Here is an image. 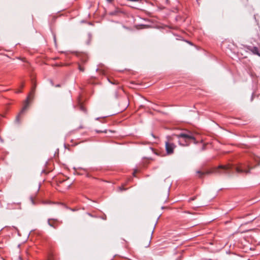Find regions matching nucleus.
<instances>
[{
	"instance_id": "ddd939ff",
	"label": "nucleus",
	"mask_w": 260,
	"mask_h": 260,
	"mask_svg": "<svg viewBox=\"0 0 260 260\" xmlns=\"http://www.w3.org/2000/svg\"><path fill=\"white\" fill-rule=\"evenodd\" d=\"M56 87H59L60 86V85L59 84H57L55 86Z\"/></svg>"
},
{
	"instance_id": "6e6552de",
	"label": "nucleus",
	"mask_w": 260,
	"mask_h": 260,
	"mask_svg": "<svg viewBox=\"0 0 260 260\" xmlns=\"http://www.w3.org/2000/svg\"><path fill=\"white\" fill-rule=\"evenodd\" d=\"M79 107H80V110H81V111H83V112H85V108H84V107H83V105H80L79 106Z\"/></svg>"
},
{
	"instance_id": "f03ea898",
	"label": "nucleus",
	"mask_w": 260,
	"mask_h": 260,
	"mask_svg": "<svg viewBox=\"0 0 260 260\" xmlns=\"http://www.w3.org/2000/svg\"><path fill=\"white\" fill-rule=\"evenodd\" d=\"M175 136L178 139L179 144L181 146H188L192 142L194 143H197L193 134L189 131L182 132Z\"/></svg>"
},
{
	"instance_id": "4468645a",
	"label": "nucleus",
	"mask_w": 260,
	"mask_h": 260,
	"mask_svg": "<svg viewBox=\"0 0 260 260\" xmlns=\"http://www.w3.org/2000/svg\"><path fill=\"white\" fill-rule=\"evenodd\" d=\"M17 93L21 92V91L18 90L17 91Z\"/></svg>"
},
{
	"instance_id": "7ed1b4c3",
	"label": "nucleus",
	"mask_w": 260,
	"mask_h": 260,
	"mask_svg": "<svg viewBox=\"0 0 260 260\" xmlns=\"http://www.w3.org/2000/svg\"><path fill=\"white\" fill-rule=\"evenodd\" d=\"M33 94H34L33 91H32L31 92H30L29 94V95L27 96L26 99L25 101L24 106H23L22 109L19 113V115L16 118V119H15L16 122L18 123L20 122L19 116L21 114H22L27 109L28 105H29V100L30 99V98H33Z\"/></svg>"
},
{
	"instance_id": "f8f14e48",
	"label": "nucleus",
	"mask_w": 260,
	"mask_h": 260,
	"mask_svg": "<svg viewBox=\"0 0 260 260\" xmlns=\"http://www.w3.org/2000/svg\"><path fill=\"white\" fill-rule=\"evenodd\" d=\"M108 2H112L113 0H107Z\"/></svg>"
},
{
	"instance_id": "39448f33",
	"label": "nucleus",
	"mask_w": 260,
	"mask_h": 260,
	"mask_svg": "<svg viewBox=\"0 0 260 260\" xmlns=\"http://www.w3.org/2000/svg\"><path fill=\"white\" fill-rule=\"evenodd\" d=\"M248 49L253 54L260 56V50L257 47H249Z\"/></svg>"
},
{
	"instance_id": "9d476101",
	"label": "nucleus",
	"mask_w": 260,
	"mask_h": 260,
	"mask_svg": "<svg viewBox=\"0 0 260 260\" xmlns=\"http://www.w3.org/2000/svg\"><path fill=\"white\" fill-rule=\"evenodd\" d=\"M119 189L121 190V191H122V190H125V189L124 188L123 186H120L119 187Z\"/></svg>"
},
{
	"instance_id": "2eb2a0df",
	"label": "nucleus",
	"mask_w": 260,
	"mask_h": 260,
	"mask_svg": "<svg viewBox=\"0 0 260 260\" xmlns=\"http://www.w3.org/2000/svg\"><path fill=\"white\" fill-rule=\"evenodd\" d=\"M135 173H136L135 172H134L133 173V175H134V176L135 175Z\"/></svg>"
},
{
	"instance_id": "0eeeda50",
	"label": "nucleus",
	"mask_w": 260,
	"mask_h": 260,
	"mask_svg": "<svg viewBox=\"0 0 260 260\" xmlns=\"http://www.w3.org/2000/svg\"><path fill=\"white\" fill-rule=\"evenodd\" d=\"M51 220V219H49L48 220V224H49L50 226H51V227H52V228H54V229H56V228H57V226H56V225H55L53 223H51V222H50V220Z\"/></svg>"
},
{
	"instance_id": "dca6fc26",
	"label": "nucleus",
	"mask_w": 260,
	"mask_h": 260,
	"mask_svg": "<svg viewBox=\"0 0 260 260\" xmlns=\"http://www.w3.org/2000/svg\"><path fill=\"white\" fill-rule=\"evenodd\" d=\"M31 201H32V203L34 204V201L32 200V199H31Z\"/></svg>"
},
{
	"instance_id": "423d86ee",
	"label": "nucleus",
	"mask_w": 260,
	"mask_h": 260,
	"mask_svg": "<svg viewBox=\"0 0 260 260\" xmlns=\"http://www.w3.org/2000/svg\"><path fill=\"white\" fill-rule=\"evenodd\" d=\"M245 217L247 218V221L246 222V223H249L250 222H251V221H252L253 220H254L256 218V217L253 216L251 214H246L245 215Z\"/></svg>"
},
{
	"instance_id": "20e7f679",
	"label": "nucleus",
	"mask_w": 260,
	"mask_h": 260,
	"mask_svg": "<svg viewBox=\"0 0 260 260\" xmlns=\"http://www.w3.org/2000/svg\"><path fill=\"white\" fill-rule=\"evenodd\" d=\"M175 145L172 143L168 142H166V150L168 154H171L174 152V149L175 148Z\"/></svg>"
},
{
	"instance_id": "9b49d317",
	"label": "nucleus",
	"mask_w": 260,
	"mask_h": 260,
	"mask_svg": "<svg viewBox=\"0 0 260 260\" xmlns=\"http://www.w3.org/2000/svg\"><path fill=\"white\" fill-rule=\"evenodd\" d=\"M79 69L80 70V71H81L82 72L84 71V69L83 68H82L81 66L79 67Z\"/></svg>"
},
{
	"instance_id": "f257e3e1",
	"label": "nucleus",
	"mask_w": 260,
	"mask_h": 260,
	"mask_svg": "<svg viewBox=\"0 0 260 260\" xmlns=\"http://www.w3.org/2000/svg\"><path fill=\"white\" fill-rule=\"evenodd\" d=\"M260 165V157L255 154L251 156L250 160L242 164L239 166L234 167L232 165H219L218 167L214 168L212 170L203 172L200 171H197L199 174V177L201 178L205 174H224L228 176L233 175L236 171L238 173L249 174L251 170L257 166Z\"/></svg>"
},
{
	"instance_id": "1a4fd4ad",
	"label": "nucleus",
	"mask_w": 260,
	"mask_h": 260,
	"mask_svg": "<svg viewBox=\"0 0 260 260\" xmlns=\"http://www.w3.org/2000/svg\"><path fill=\"white\" fill-rule=\"evenodd\" d=\"M196 199V197H193L192 198H190L189 200H188V202H190L191 201H194L195 199Z\"/></svg>"
}]
</instances>
